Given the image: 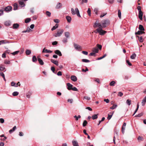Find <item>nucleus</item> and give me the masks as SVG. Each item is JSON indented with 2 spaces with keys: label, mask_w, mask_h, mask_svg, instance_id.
I'll list each match as a JSON object with an SVG mask.
<instances>
[{
  "label": "nucleus",
  "mask_w": 146,
  "mask_h": 146,
  "mask_svg": "<svg viewBox=\"0 0 146 146\" xmlns=\"http://www.w3.org/2000/svg\"><path fill=\"white\" fill-rule=\"evenodd\" d=\"M113 113L111 112L110 113V114H111V115H110L109 114H108V116L107 117V119L108 120H110L111 119V118L113 114Z\"/></svg>",
  "instance_id": "obj_27"
},
{
  "label": "nucleus",
  "mask_w": 146,
  "mask_h": 146,
  "mask_svg": "<svg viewBox=\"0 0 146 146\" xmlns=\"http://www.w3.org/2000/svg\"><path fill=\"white\" fill-rule=\"evenodd\" d=\"M139 29L140 30L142 31H145V29L143 27V26L142 25H139Z\"/></svg>",
  "instance_id": "obj_25"
},
{
  "label": "nucleus",
  "mask_w": 146,
  "mask_h": 146,
  "mask_svg": "<svg viewBox=\"0 0 146 146\" xmlns=\"http://www.w3.org/2000/svg\"><path fill=\"white\" fill-rule=\"evenodd\" d=\"M146 102V96L145 97V98L142 100V101L141 102L142 105L143 106H144L145 105V104Z\"/></svg>",
  "instance_id": "obj_17"
},
{
  "label": "nucleus",
  "mask_w": 146,
  "mask_h": 146,
  "mask_svg": "<svg viewBox=\"0 0 146 146\" xmlns=\"http://www.w3.org/2000/svg\"><path fill=\"white\" fill-rule=\"evenodd\" d=\"M126 124L124 122L123 123V124L121 128V131L122 133L123 134H124L125 132V126L126 125Z\"/></svg>",
  "instance_id": "obj_9"
},
{
  "label": "nucleus",
  "mask_w": 146,
  "mask_h": 146,
  "mask_svg": "<svg viewBox=\"0 0 146 146\" xmlns=\"http://www.w3.org/2000/svg\"><path fill=\"white\" fill-rule=\"evenodd\" d=\"M74 46L75 48L78 51H80L82 49L81 46L77 44H74Z\"/></svg>",
  "instance_id": "obj_5"
},
{
  "label": "nucleus",
  "mask_w": 146,
  "mask_h": 146,
  "mask_svg": "<svg viewBox=\"0 0 146 146\" xmlns=\"http://www.w3.org/2000/svg\"><path fill=\"white\" fill-rule=\"evenodd\" d=\"M145 32L142 31H138L137 32L135 33V35H141L145 33Z\"/></svg>",
  "instance_id": "obj_18"
},
{
  "label": "nucleus",
  "mask_w": 146,
  "mask_h": 146,
  "mask_svg": "<svg viewBox=\"0 0 146 146\" xmlns=\"http://www.w3.org/2000/svg\"><path fill=\"white\" fill-rule=\"evenodd\" d=\"M19 94V92H13V94L12 95L14 96H17Z\"/></svg>",
  "instance_id": "obj_49"
},
{
  "label": "nucleus",
  "mask_w": 146,
  "mask_h": 146,
  "mask_svg": "<svg viewBox=\"0 0 146 146\" xmlns=\"http://www.w3.org/2000/svg\"><path fill=\"white\" fill-rule=\"evenodd\" d=\"M94 28H97L98 27H99L98 29H100L101 28V23H99L97 21H96L94 25Z\"/></svg>",
  "instance_id": "obj_6"
},
{
  "label": "nucleus",
  "mask_w": 146,
  "mask_h": 146,
  "mask_svg": "<svg viewBox=\"0 0 146 146\" xmlns=\"http://www.w3.org/2000/svg\"><path fill=\"white\" fill-rule=\"evenodd\" d=\"M96 46L98 48H99L100 50H101L102 48V46L101 45L98 44H97Z\"/></svg>",
  "instance_id": "obj_53"
},
{
  "label": "nucleus",
  "mask_w": 146,
  "mask_h": 146,
  "mask_svg": "<svg viewBox=\"0 0 146 146\" xmlns=\"http://www.w3.org/2000/svg\"><path fill=\"white\" fill-rule=\"evenodd\" d=\"M13 10H16L18 9V4L17 3H15L13 4Z\"/></svg>",
  "instance_id": "obj_24"
},
{
  "label": "nucleus",
  "mask_w": 146,
  "mask_h": 146,
  "mask_svg": "<svg viewBox=\"0 0 146 146\" xmlns=\"http://www.w3.org/2000/svg\"><path fill=\"white\" fill-rule=\"evenodd\" d=\"M126 103L128 106H130L131 104V100L129 99H127L126 100Z\"/></svg>",
  "instance_id": "obj_33"
},
{
  "label": "nucleus",
  "mask_w": 146,
  "mask_h": 146,
  "mask_svg": "<svg viewBox=\"0 0 146 146\" xmlns=\"http://www.w3.org/2000/svg\"><path fill=\"white\" fill-rule=\"evenodd\" d=\"M46 14L48 17H50L51 14L50 12L48 11H46Z\"/></svg>",
  "instance_id": "obj_51"
},
{
  "label": "nucleus",
  "mask_w": 146,
  "mask_h": 146,
  "mask_svg": "<svg viewBox=\"0 0 146 146\" xmlns=\"http://www.w3.org/2000/svg\"><path fill=\"white\" fill-rule=\"evenodd\" d=\"M37 59L35 56L34 55L32 57V61L33 62H35L37 61Z\"/></svg>",
  "instance_id": "obj_35"
},
{
  "label": "nucleus",
  "mask_w": 146,
  "mask_h": 146,
  "mask_svg": "<svg viewBox=\"0 0 146 146\" xmlns=\"http://www.w3.org/2000/svg\"><path fill=\"white\" fill-rule=\"evenodd\" d=\"M52 51H51L50 50H48L47 49H46L45 48H44L42 50V53H51L52 52Z\"/></svg>",
  "instance_id": "obj_8"
},
{
  "label": "nucleus",
  "mask_w": 146,
  "mask_h": 146,
  "mask_svg": "<svg viewBox=\"0 0 146 146\" xmlns=\"http://www.w3.org/2000/svg\"><path fill=\"white\" fill-rule=\"evenodd\" d=\"M16 129V126H15L12 128V129L9 130V132L10 133H11L13 132Z\"/></svg>",
  "instance_id": "obj_26"
},
{
  "label": "nucleus",
  "mask_w": 146,
  "mask_h": 146,
  "mask_svg": "<svg viewBox=\"0 0 146 146\" xmlns=\"http://www.w3.org/2000/svg\"><path fill=\"white\" fill-rule=\"evenodd\" d=\"M143 13L142 11L139 12L138 16L139 17L140 20H142L143 19Z\"/></svg>",
  "instance_id": "obj_11"
},
{
  "label": "nucleus",
  "mask_w": 146,
  "mask_h": 146,
  "mask_svg": "<svg viewBox=\"0 0 146 146\" xmlns=\"http://www.w3.org/2000/svg\"><path fill=\"white\" fill-rule=\"evenodd\" d=\"M106 56H107V54H105L102 56L98 58L97 60H100L102 59V58L105 57Z\"/></svg>",
  "instance_id": "obj_46"
},
{
  "label": "nucleus",
  "mask_w": 146,
  "mask_h": 146,
  "mask_svg": "<svg viewBox=\"0 0 146 146\" xmlns=\"http://www.w3.org/2000/svg\"><path fill=\"white\" fill-rule=\"evenodd\" d=\"M87 13L88 14V15L89 16H90L91 15V10L90 8H88V11H87Z\"/></svg>",
  "instance_id": "obj_52"
},
{
  "label": "nucleus",
  "mask_w": 146,
  "mask_h": 146,
  "mask_svg": "<svg viewBox=\"0 0 146 146\" xmlns=\"http://www.w3.org/2000/svg\"><path fill=\"white\" fill-rule=\"evenodd\" d=\"M107 14V13H102L101 14V15H100V17L101 18L102 17H104V16H105L106 14Z\"/></svg>",
  "instance_id": "obj_57"
},
{
  "label": "nucleus",
  "mask_w": 146,
  "mask_h": 146,
  "mask_svg": "<svg viewBox=\"0 0 146 146\" xmlns=\"http://www.w3.org/2000/svg\"><path fill=\"white\" fill-rule=\"evenodd\" d=\"M136 56V55L135 53H134L130 56V58L132 59H134Z\"/></svg>",
  "instance_id": "obj_32"
},
{
  "label": "nucleus",
  "mask_w": 146,
  "mask_h": 146,
  "mask_svg": "<svg viewBox=\"0 0 146 146\" xmlns=\"http://www.w3.org/2000/svg\"><path fill=\"white\" fill-rule=\"evenodd\" d=\"M58 25L56 24L51 29V30L53 31L58 28Z\"/></svg>",
  "instance_id": "obj_28"
},
{
  "label": "nucleus",
  "mask_w": 146,
  "mask_h": 146,
  "mask_svg": "<svg viewBox=\"0 0 146 146\" xmlns=\"http://www.w3.org/2000/svg\"><path fill=\"white\" fill-rule=\"evenodd\" d=\"M54 53L60 56H62V54L61 52L58 50H55Z\"/></svg>",
  "instance_id": "obj_13"
},
{
  "label": "nucleus",
  "mask_w": 146,
  "mask_h": 146,
  "mask_svg": "<svg viewBox=\"0 0 146 146\" xmlns=\"http://www.w3.org/2000/svg\"><path fill=\"white\" fill-rule=\"evenodd\" d=\"M31 94V92L29 91L26 94V96L28 98H30V95Z\"/></svg>",
  "instance_id": "obj_42"
},
{
  "label": "nucleus",
  "mask_w": 146,
  "mask_h": 146,
  "mask_svg": "<svg viewBox=\"0 0 146 146\" xmlns=\"http://www.w3.org/2000/svg\"><path fill=\"white\" fill-rule=\"evenodd\" d=\"M98 51L99 50L96 47L93 48L92 50V52L95 53H98Z\"/></svg>",
  "instance_id": "obj_20"
},
{
  "label": "nucleus",
  "mask_w": 146,
  "mask_h": 146,
  "mask_svg": "<svg viewBox=\"0 0 146 146\" xmlns=\"http://www.w3.org/2000/svg\"><path fill=\"white\" fill-rule=\"evenodd\" d=\"M4 25L7 26H9L11 24V22L9 21H6L4 23Z\"/></svg>",
  "instance_id": "obj_22"
},
{
  "label": "nucleus",
  "mask_w": 146,
  "mask_h": 146,
  "mask_svg": "<svg viewBox=\"0 0 146 146\" xmlns=\"http://www.w3.org/2000/svg\"><path fill=\"white\" fill-rule=\"evenodd\" d=\"M54 22L56 23H58L59 22V20L57 19H54Z\"/></svg>",
  "instance_id": "obj_58"
},
{
  "label": "nucleus",
  "mask_w": 146,
  "mask_h": 146,
  "mask_svg": "<svg viewBox=\"0 0 146 146\" xmlns=\"http://www.w3.org/2000/svg\"><path fill=\"white\" fill-rule=\"evenodd\" d=\"M62 5L60 3H58L56 6V8L57 9H59L61 8L62 7Z\"/></svg>",
  "instance_id": "obj_19"
},
{
  "label": "nucleus",
  "mask_w": 146,
  "mask_h": 146,
  "mask_svg": "<svg viewBox=\"0 0 146 146\" xmlns=\"http://www.w3.org/2000/svg\"><path fill=\"white\" fill-rule=\"evenodd\" d=\"M139 103L138 102L137 104V108L136 109V110H135V111L134 112V113L133 115V116L136 113V112L137 111V110H138V108H139Z\"/></svg>",
  "instance_id": "obj_31"
},
{
  "label": "nucleus",
  "mask_w": 146,
  "mask_h": 146,
  "mask_svg": "<svg viewBox=\"0 0 146 146\" xmlns=\"http://www.w3.org/2000/svg\"><path fill=\"white\" fill-rule=\"evenodd\" d=\"M73 146H79L78 142L76 141H73L72 142Z\"/></svg>",
  "instance_id": "obj_30"
},
{
  "label": "nucleus",
  "mask_w": 146,
  "mask_h": 146,
  "mask_svg": "<svg viewBox=\"0 0 146 146\" xmlns=\"http://www.w3.org/2000/svg\"><path fill=\"white\" fill-rule=\"evenodd\" d=\"M31 52L30 50L27 49L26 50L25 53L26 55H29L31 54Z\"/></svg>",
  "instance_id": "obj_36"
},
{
  "label": "nucleus",
  "mask_w": 146,
  "mask_h": 146,
  "mask_svg": "<svg viewBox=\"0 0 146 146\" xmlns=\"http://www.w3.org/2000/svg\"><path fill=\"white\" fill-rule=\"evenodd\" d=\"M3 10L0 9V16L3 15Z\"/></svg>",
  "instance_id": "obj_61"
},
{
  "label": "nucleus",
  "mask_w": 146,
  "mask_h": 146,
  "mask_svg": "<svg viewBox=\"0 0 146 146\" xmlns=\"http://www.w3.org/2000/svg\"><path fill=\"white\" fill-rule=\"evenodd\" d=\"M70 79L72 80L74 82H76L77 80V78L75 76H72L70 77Z\"/></svg>",
  "instance_id": "obj_14"
},
{
  "label": "nucleus",
  "mask_w": 146,
  "mask_h": 146,
  "mask_svg": "<svg viewBox=\"0 0 146 146\" xmlns=\"http://www.w3.org/2000/svg\"><path fill=\"white\" fill-rule=\"evenodd\" d=\"M104 101L105 102H106L107 103H109L110 102V100L108 99H104Z\"/></svg>",
  "instance_id": "obj_62"
},
{
  "label": "nucleus",
  "mask_w": 146,
  "mask_h": 146,
  "mask_svg": "<svg viewBox=\"0 0 146 146\" xmlns=\"http://www.w3.org/2000/svg\"><path fill=\"white\" fill-rule=\"evenodd\" d=\"M101 28H105L110 23V22L108 20H104L102 21L101 22Z\"/></svg>",
  "instance_id": "obj_1"
},
{
  "label": "nucleus",
  "mask_w": 146,
  "mask_h": 146,
  "mask_svg": "<svg viewBox=\"0 0 146 146\" xmlns=\"http://www.w3.org/2000/svg\"><path fill=\"white\" fill-rule=\"evenodd\" d=\"M5 69V68L3 65L2 64L0 65V70H1L3 71Z\"/></svg>",
  "instance_id": "obj_39"
},
{
  "label": "nucleus",
  "mask_w": 146,
  "mask_h": 146,
  "mask_svg": "<svg viewBox=\"0 0 146 146\" xmlns=\"http://www.w3.org/2000/svg\"><path fill=\"white\" fill-rule=\"evenodd\" d=\"M68 38H64L62 40V42L64 43H66L68 42Z\"/></svg>",
  "instance_id": "obj_48"
},
{
  "label": "nucleus",
  "mask_w": 146,
  "mask_h": 146,
  "mask_svg": "<svg viewBox=\"0 0 146 146\" xmlns=\"http://www.w3.org/2000/svg\"><path fill=\"white\" fill-rule=\"evenodd\" d=\"M71 90H72L74 91H78V89L76 87H74L73 88L72 87V88L71 89Z\"/></svg>",
  "instance_id": "obj_55"
},
{
  "label": "nucleus",
  "mask_w": 146,
  "mask_h": 146,
  "mask_svg": "<svg viewBox=\"0 0 146 146\" xmlns=\"http://www.w3.org/2000/svg\"><path fill=\"white\" fill-rule=\"evenodd\" d=\"M57 43H58V42L57 41H54L53 42H52V45H56L57 44Z\"/></svg>",
  "instance_id": "obj_64"
},
{
  "label": "nucleus",
  "mask_w": 146,
  "mask_h": 146,
  "mask_svg": "<svg viewBox=\"0 0 146 146\" xmlns=\"http://www.w3.org/2000/svg\"><path fill=\"white\" fill-rule=\"evenodd\" d=\"M66 19L68 23H70L72 19L71 17L69 16H67L66 17Z\"/></svg>",
  "instance_id": "obj_21"
},
{
  "label": "nucleus",
  "mask_w": 146,
  "mask_h": 146,
  "mask_svg": "<svg viewBox=\"0 0 146 146\" xmlns=\"http://www.w3.org/2000/svg\"><path fill=\"white\" fill-rule=\"evenodd\" d=\"M75 12L73 8H71V11L72 14L73 15H75L76 14L78 16L80 17L81 16L80 14L79 11L77 8H76L75 9Z\"/></svg>",
  "instance_id": "obj_2"
},
{
  "label": "nucleus",
  "mask_w": 146,
  "mask_h": 146,
  "mask_svg": "<svg viewBox=\"0 0 146 146\" xmlns=\"http://www.w3.org/2000/svg\"><path fill=\"white\" fill-rule=\"evenodd\" d=\"M141 7L140 6H138L137 7V9L138 10V11H141Z\"/></svg>",
  "instance_id": "obj_63"
},
{
  "label": "nucleus",
  "mask_w": 146,
  "mask_h": 146,
  "mask_svg": "<svg viewBox=\"0 0 146 146\" xmlns=\"http://www.w3.org/2000/svg\"><path fill=\"white\" fill-rule=\"evenodd\" d=\"M138 139L139 140L143 141L144 140V138L142 137L139 136L138 137Z\"/></svg>",
  "instance_id": "obj_54"
},
{
  "label": "nucleus",
  "mask_w": 146,
  "mask_h": 146,
  "mask_svg": "<svg viewBox=\"0 0 146 146\" xmlns=\"http://www.w3.org/2000/svg\"><path fill=\"white\" fill-rule=\"evenodd\" d=\"M82 62H90V61L88 59H83L82 60Z\"/></svg>",
  "instance_id": "obj_40"
},
{
  "label": "nucleus",
  "mask_w": 146,
  "mask_h": 146,
  "mask_svg": "<svg viewBox=\"0 0 146 146\" xmlns=\"http://www.w3.org/2000/svg\"><path fill=\"white\" fill-rule=\"evenodd\" d=\"M51 62L56 65L58 66V61L55 60L54 59H51L50 60Z\"/></svg>",
  "instance_id": "obj_12"
},
{
  "label": "nucleus",
  "mask_w": 146,
  "mask_h": 146,
  "mask_svg": "<svg viewBox=\"0 0 146 146\" xmlns=\"http://www.w3.org/2000/svg\"><path fill=\"white\" fill-rule=\"evenodd\" d=\"M115 83V81L113 80L110 82V86H114Z\"/></svg>",
  "instance_id": "obj_37"
},
{
  "label": "nucleus",
  "mask_w": 146,
  "mask_h": 146,
  "mask_svg": "<svg viewBox=\"0 0 146 146\" xmlns=\"http://www.w3.org/2000/svg\"><path fill=\"white\" fill-rule=\"evenodd\" d=\"M19 52V51H17L13 52L11 53V54H12L13 55H15L16 54H17Z\"/></svg>",
  "instance_id": "obj_45"
},
{
  "label": "nucleus",
  "mask_w": 146,
  "mask_h": 146,
  "mask_svg": "<svg viewBox=\"0 0 146 146\" xmlns=\"http://www.w3.org/2000/svg\"><path fill=\"white\" fill-rule=\"evenodd\" d=\"M64 36L67 38H69L70 37V33L68 32H66L64 33Z\"/></svg>",
  "instance_id": "obj_16"
},
{
  "label": "nucleus",
  "mask_w": 146,
  "mask_h": 146,
  "mask_svg": "<svg viewBox=\"0 0 146 146\" xmlns=\"http://www.w3.org/2000/svg\"><path fill=\"white\" fill-rule=\"evenodd\" d=\"M137 37L138 38L139 41L141 42H143V39L142 37V36L139 37L138 36H137Z\"/></svg>",
  "instance_id": "obj_43"
},
{
  "label": "nucleus",
  "mask_w": 146,
  "mask_h": 146,
  "mask_svg": "<svg viewBox=\"0 0 146 146\" xmlns=\"http://www.w3.org/2000/svg\"><path fill=\"white\" fill-rule=\"evenodd\" d=\"M51 70L52 71V72L53 73H54L55 68L54 67L52 66L51 68Z\"/></svg>",
  "instance_id": "obj_59"
},
{
  "label": "nucleus",
  "mask_w": 146,
  "mask_h": 146,
  "mask_svg": "<svg viewBox=\"0 0 146 146\" xmlns=\"http://www.w3.org/2000/svg\"><path fill=\"white\" fill-rule=\"evenodd\" d=\"M102 28H100V29H97L96 31L97 32L99 33L101 35H104L106 32V31H104L102 29Z\"/></svg>",
  "instance_id": "obj_4"
},
{
  "label": "nucleus",
  "mask_w": 146,
  "mask_h": 146,
  "mask_svg": "<svg viewBox=\"0 0 146 146\" xmlns=\"http://www.w3.org/2000/svg\"><path fill=\"white\" fill-rule=\"evenodd\" d=\"M88 123L87 121L86 120H84L82 124V125L83 127H84L86 126L87 124Z\"/></svg>",
  "instance_id": "obj_50"
},
{
  "label": "nucleus",
  "mask_w": 146,
  "mask_h": 146,
  "mask_svg": "<svg viewBox=\"0 0 146 146\" xmlns=\"http://www.w3.org/2000/svg\"><path fill=\"white\" fill-rule=\"evenodd\" d=\"M19 4L22 6V7H23L25 6V4L23 1H19Z\"/></svg>",
  "instance_id": "obj_34"
},
{
  "label": "nucleus",
  "mask_w": 146,
  "mask_h": 146,
  "mask_svg": "<svg viewBox=\"0 0 146 146\" xmlns=\"http://www.w3.org/2000/svg\"><path fill=\"white\" fill-rule=\"evenodd\" d=\"M31 20V19L29 18H26L25 20V23H28L30 22Z\"/></svg>",
  "instance_id": "obj_38"
},
{
  "label": "nucleus",
  "mask_w": 146,
  "mask_h": 146,
  "mask_svg": "<svg viewBox=\"0 0 146 146\" xmlns=\"http://www.w3.org/2000/svg\"><path fill=\"white\" fill-rule=\"evenodd\" d=\"M64 32L63 29H59L58 30L57 33H55L54 36L55 37L60 36L62 35Z\"/></svg>",
  "instance_id": "obj_3"
},
{
  "label": "nucleus",
  "mask_w": 146,
  "mask_h": 146,
  "mask_svg": "<svg viewBox=\"0 0 146 146\" xmlns=\"http://www.w3.org/2000/svg\"><path fill=\"white\" fill-rule=\"evenodd\" d=\"M118 14L119 17L121 19V13L119 10L118 11Z\"/></svg>",
  "instance_id": "obj_44"
},
{
  "label": "nucleus",
  "mask_w": 146,
  "mask_h": 146,
  "mask_svg": "<svg viewBox=\"0 0 146 146\" xmlns=\"http://www.w3.org/2000/svg\"><path fill=\"white\" fill-rule=\"evenodd\" d=\"M74 117L75 118L76 120L77 121L78 120L79 118H81V116L80 115H78V116H77L76 115L74 116Z\"/></svg>",
  "instance_id": "obj_47"
},
{
  "label": "nucleus",
  "mask_w": 146,
  "mask_h": 146,
  "mask_svg": "<svg viewBox=\"0 0 146 146\" xmlns=\"http://www.w3.org/2000/svg\"><path fill=\"white\" fill-rule=\"evenodd\" d=\"M84 99H86L88 100H89L90 99V98L88 96H85L84 97Z\"/></svg>",
  "instance_id": "obj_56"
},
{
  "label": "nucleus",
  "mask_w": 146,
  "mask_h": 146,
  "mask_svg": "<svg viewBox=\"0 0 146 146\" xmlns=\"http://www.w3.org/2000/svg\"><path fill=\"white\" fill-rule=\"evenodd\" d=\"M117 106V105L116 104L115 105H113L112 106L110 107V109L111 110H113L116 108Z\"/></svg>",
  "instance_id": "obj_41"
},
{
  "label": "nucleus",
  "mask_w": 146,
  "mask_h": 146,
  "mask_svg": "<svg viewBox=\"0 0 146 146\" xmlns=\"http://www.w3.org/2000/svg\"><path fill=\"white\" fill-rule=\"evenodd\" d=\"M38 60L39 62V64L41 65H42L44 64V63L43 62L42 60L40 58H39L38 57H37Z\"/></svg>",
  "instance_id": "obj_15"
},
{
  "label": "nucleus",
  "mask_w": 146,
  "mask_h": 146,
  "mask_svg": "<svg viewBox=\"0 0 146 146\" xmlns=\"http://www.w3.org/2000/svg\"><path fill=\"white\" fill-rule=\"evenodd\" d=\"M95 53L94 52H91L90 53L89 55L90 56H95Z\"/></svg>",
  "instance_id": "obj_60"
},
{
  "label": "nucleus",
  "mask_w": 146,
  "mask_h": 146,
  "mask_svg": "<svg viewBox=\"0 0 146 146\" xmlns=\"http://www.w3.org/2000/svg\"><path fill=\"white\" fill-rule=\"evenodd\" d=\"M12 7L11 6H8L4 9V11L7 12H8L11 11Z\"/></svg>",
  "instance_id": "obj_7"
},
{
  "label": "nucleus",
  "mask_w": 146,
  "mask_h": 146,
  "mask_svg": "<svg viewBox=\"0 0 146 146\" xmlns=\"http://www.w3.org/2000/svg\"><path fill=\"white\" fill-rule=\"evenodd\" d=\"M98 114H95L93 115H92V119L94 120L95 119H97L98 117Z\"/></svg>",
  "instance_id": "obj_29"
},
{
  "label": "nucleus",
  "mask_w": 146,
  "mask_h": 146,
  "mask_svg": "<svg viewBox=\"0 0 146 146\" xmlns=\"http://www.w3.org/2000/svg\"><path fill=\"white\" fill-rule=\"evenodd\" d=\"M19 25L17 23H15L13 24V29H17L19 27Z\"/></svg>",
  "instance_id": "obj_23"
},
{
  "label": "nucleus",
  "mask_w": 146,
  "mask_h": 146,
  "mask_svg": "<svg viewBox=\"0 0 146 146\" xmlns=\"http://www.w3.org/2000/svg\"><path fill=\"white\" fill-rule=\"evenodd\" d=\"M67 88L68 90H71L73 85L69 83H68L67 84Z\"/></svg>",
  "instance_id": "obj_10"
}]
</instances>
